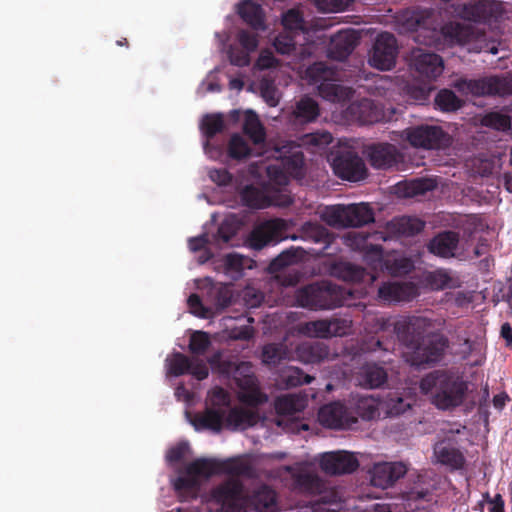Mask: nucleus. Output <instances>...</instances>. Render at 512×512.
Returning a JSON list of instances; mask_svg holds the SVG:
<instances>
[{
	"label": "nucleus",
	"instance_id": "25",
	"mask_svg": "<svg viewBox=\"0 0 512 512\" xmlns=\"http://www.w3.org/2000/svg\"><path fill=\"white\" fill-rule=\"evenodd\" d=\"M459 244V234L448 230L438 233L428 243L430 253L442 257L451 258L455 256V252Z\"/></svg>",
	"mask_w": 512,
	"mask_h": 512
},
{
	"label": "nucleus",
	"instance_id": "7",
	"mask_svg": "<svg viewBox=\"0 0 512 512\" xmlns=\"http://www.w3.org/2000/svg\"><path fill=\"white\" fill-rule=\"evenodd\" d=\"M305 78L310 85L317 86L319 95L326 100L335 102L340 99L342 86L337 82L340 73L325 62H315L305 70Z\"/></svg>",
	"mask_w": 512,
	"mask_h": 512
},
{
	"label": "nucleus",
	"instance_id": "2",
	"mask_svg": "<svg viewBox=\"0 0 512 512\" xmlns=\"http://www.w3.org/2000/svg\"><path fill=\"white\" fill-rule=\"evenodd\" d=\"M352 297L350 289L328 281L311 283L295 291L296 305L315 311L349 306Z\"/></svg>",
	"mask_w": 512,
	"mask_h": 512
},
{
	"label": "nucleus",
	"instance_id": "1",
	"mask_svg": "<svg viewBox=\"0 0 512 512\" xmlns=\"http://www.w3.org/2000/svg\"><path fill=\"white\" fill-rule=\"evenodd\" d=\"M424 394L432 393V402L442 410L460 406L468 390L467 383L458 375L448 371H433L420 381Z\"/></svg>",
	"mask_w": 512,
	"mask_h": 512
},
{
	"label": "nucleus",
	"instance_id": "18",
	"mask_svg": "<svg viewBox=\"0 0 512 512\" xmlns=\"http://www.w3.org/2000/svg\"><path fill=\"white\" fill-rule=\"evenodd\" d=\"M410 65L420 76L429 80L436 79L444 69L443 60L439 55L421 48L412 50Z\"/></svg>",
	"mask_w": 512,
	"mask_h": 512
},
{
	"label": "nucleus",
	"instance_id": "10",
	"mask_svg": "<svg viewBox=\"0 0 512 512\" xmlns=\"http://www.w3.org/2000/svg\"><path fill=\"white\" fill-rule=\"evenodd\" d=\"M211 497L220 506L221 512H247L248 495L238 479H228L211 491Z\"/></svg>",
	"mask_w": 512,
	"mask_h": 512
},
{
	"label": "nucleus",
	"instance_id": "12",
	"mask_svg": "<svg viewBox=\"0 0 512 512\" xmlns=\"http://www.w3.org/2000/svg\"><path fill=\"white\" fill-rule=\"evenodd\" d=\"M327 159L335 175L343 180L358 182L367 176L365 163L355 151L344 149L331 152Z\"/></svg>",
	"mask_w": 512,
	"mask_h": 512
},
{
	"label": "nucleus",
	"instance_id": "24",
	"mask_svg": "<svg viewBox=\"0 0 512 512\" xmlns=\"http://www.w3.org/2000/svg\"><path fill=\"white\" fill-rule=\"evenodd\" d=\"M319 423L330 429H342L350 423L346 407L340 402H331L318 411Z\"/></svg>",
	"mask_w": 512,
	"mask_h": 512
},
{
	"label": "nucleus",
	"instance_id": "23",
	"mask_svg": "<svg viewBox=\"0 0 512 512\" xmlns=\"http://www.w3.org/2000/svg\"><path fill=\"white\" fill-rule=\"evenodd\" d=\"M359 43V36L354 30H342L331 37L328 47L330 58L342 61L346 59Z\"/></svg>",
	"mask_w": 512,
	"mask_h": 512
},
{
	"label": "nucleus",
	"instance_id": "48",
	"mask_svg": "<svg viewBox=\"0 0 512 512\" xmlns=\"http://www.w3.org/2000/svg\"><path fill=\"white\" fill-rule=\"evenodd\" d=\"M209 297L217 310L227 308L232 303L233 291L228 284L217 283L209 290Z\"/></svg>",
	"mask_w": 512,
	"mask_h": 512
},
{
	"label": "nucleus",
	"instance_id": "30",
	"mask_svg": "<svg viewBox=\"0 0 512 512\" xmlns=\"http://www.w3.org/2000/svg\"><path fill=\"white\" fill-rule=\"evenodd\" d=\"M253 507L258 512L276 511V493L268 485H261L248 495V508Z\"/></svg>",
	"mask_w": 512,
	"mask_h": 512
},
{
	"label": "nucleus",
	"instance_id": "62",
	"mask_svg": "<svg viewBox=\"0 0 512 512\" xmlns=\"http://www.w3.org/2000/svg\"><path fill=\"white\" fill-rule=\"evenodd\" d=\"M249 368L250 363L248 362L237 364L231 360H223L216 371L223 376L232 377L234 379L242 370H249Z\"/></svg>",
	"mask_w": 512,
	"mask_h": 512
},
{
	"label": "nucleus",
	"instance_id": "21",
	"mask_svg": "<svg viewBox=\"0 0 512 512\" xmlns=\"http://www.w3.org/2000/svg\"><path fill=\"white\" fill-rule=\"evenodd\" d=\"M200 128L206 138L204 144L205 152L214 159L219 158L224 151L222 145H215L211 140L221 133L225 128L223 116L221 114H207L203 117Z\"/></svg>",
	"mask_w": 512,
	"mask_h": 512
},
{
	"label": "nucleus",
	"instance_id": "29",
	"mask_svg": "<svg viewBox=\"0 0 512 512\" xmlns=\"http://www.w3.org/2000/svg\"><path fill=\"white\" fill-rule=\"evenodd\" d=\"M425 228V222L414 216L395 217L387 224L389 233L396 236L411 237L419 234Z\"/></svg>",
	"mask_w": 512,
	"mask_h": 512
},
{
	"label": "nucleus",
	"instance_id": "16",
	"mask_svg": "<svg viewBox=\"0 0 512 512\" xmlns=\"http://www.w3.org/2000/svg\"><path fill=\"white\" fill-rule=\"evenodd\" d=\"M286 229L287 225L283 219L266 220L251 231L249 236L250 245L252 248L260 250L271 242L277 243L284 238Z\"/></svg>",
	"mask_w": 512,
	"mask_h": 512
},
{
	"label": "nucleus",
	"instance_id": "59",
	"mask_svg": "<svg viewBox=\"0 0 512 512\" xmlns=\"http://www.w3.org/2000/svg\"><path fill=\"white\" fill-rule=\"evenodd\" d=\"M188 243L191 251H203V255L199 259L200 263H205L206 261L212 258V253L210 252L209 249H207V245L210 243L207 234H202L197 237L190 238Z\"/></svg>",
	"mask_w": 512,
	"mask_h": 512
},
{
	"label": "nucleus",
	"instance_id": "42",
	"mask_svg": "<svg viewBox=\"0 0 512 512\" xmlns=\"http://www.w3.org/2000/svg\"><path fill=\"white\" fill-rule=\"evenodd\" d=\"M300 141V147L305 146L312 153L321 154L333 142V136L328 131H316L303 135Z\"/></svg>",
	"mask_w": 512,
	"mask_h": 512
},
{
	"label": "nucleus",
	"instance_id": "44",
	"mask_svg": "<svg viewBox=\"0 0 512 512\" xmlns=\"http://www.w3.org/2000/svg\"><path fill=\"white\" fill-rule=\"evenodd\" d=\"M240 196L243 204L253 209H263L273 204L271 199L262 190L252 185L246 186L241 191Z\"/></svg>",
	"mask_w": 512,
	"mask_h": 512
},
{
	"label": "nucleus",
	"instance_id": "40",
	"mask_svg": "<svg viewBox=\"0 0 512 512\" xmlns=\"http://www.w3.org/2000/svg\"><path fill=\"white\" fill-rule=\"evenodd\" d=\"M307 405V401L304 397L287 394L277 397L275 400V410L279 415H293L298 412H302Z\"/></svg>",
	"mask_w": 512,
	"mask_h": 512
},
{
	"label": "nucleus",
	"instance_id": "28",
	"mask_svg": "<svg viewBox=\"0 0 512 512\" xmlns=\"http://www.w3.org/2000/svg\"><path fill=\"white\" fill-rule=\"evenodd\" d=\"M417 295V288L412 283H386L378 290V296L386 301H410Z\"/></svg>",
	"mask_w": 512,
	"mask_h": 512
},
{
	"label": "nucleus",
	"instance_id": "50",
	"mask_svg": "<svg viewBox=\"0 0 512 512\" xmlns=\"http://www.w3.org/2000/svg\"><path fill=\"white\" fill-rule=\"evenodd\" d=\"M435 105L445 112L456 111L463 105V101L449 89L440 90L435 97Z\"/></svg>",
	"mask_w": 512,
	"mask_h": 512
},
{
	"label": "nucleus",
	"instance_id": "13",
	"mask_svg": "<svg viewBox=\"0 0 512 512\" xmlns=\"http://www.w3.org/2000/svg\"><path fill=\"white\" fill-rule=\"evenodd\" d=\"M432 326V321L426 317L408 316L394 324V332L398 340L412 351Z\"/></svg>",
	"mask_w": 512,
	"mask_h": 512
},
{
	"label": "nucleus",
	"instance_id": "54",
	"mask_svg": "<svg viewBox=\"0 0 512 512\" xmlns=\"http://www.w3.org/2000/svg\"><path fill=\"white\" fill-rule=\"evenodd\" d=\"M299 259V251L295 248L286 249L283 252H281L277 257H275L270 265L269 268L273 272L280 271L284 269L285 267H288L294 263H296Z\"/></svg>",
	"mask_w": 512,
	"mask_h": 512
},
{
	"label": "nucleus",
	"instance_id": "49",
	"mask_svg": "<svg viewBox=\"0 0 512 512\" xmlns=\"http://www.w3.org/2000/svg\"><path fill=\"white\" fill-rule=\"evenodd\" d=\"M251 147L239 134H233L228 142L227 155L233 160H243L251 155Z\"/></svg>",
	"mask_w": 512,
	"mask_h": 512
},
{
	"label": "nucleus",
	"instance_id": "17",
	"mask_svg": "<svg viewBox=\"0 0 512 512\" xmlns=\"http://www.w3.org/2000/svg\"><path fill=\"white\" fill-rule=\"evenodd\" d=\"M240 392L239 400L249 406L256 407L267 401V395L262 393L256 376L252 372V366L249 370H242L234 378Z\"/></svg>",
	"mask_w": 512,
	"mask_h": 512
},
{
	"label": "nucleus",
	"instance_id": "63",
	"mask_svg": "<svg viewBox=\"0 0 512 512\" xmlns=\"http://www.w3.org/2000/svg\"><path fill=\"white\" fill-rule=\"evenodd\" d=\"M284 350L277 344H267L262 350V360L265 364L276 365L284 358Z\"/></svg>",
	"mask_w": 512,
	"mask_h": 512
},
{
	"label": "nucleus",
	"instance_id": "64",
	"mask_svg": "<svg viewBox=\"0 0 512 512\" xmlns=\"http://www.w3.org/2000/svg\"><path fill=\"white\" fill-rule=\"evenodd\" d=\"M413 267V262L405 257L394 259L392 263L386 264V268L395 276L406 275L413 269Z\"/></svg>",
	"mask_w": 512,
	"mask_h": 512
},
{
	"label": "nucleus",
	"instance_id": "55",
	"mask_svg": "<svg viewBox=\"0 0 512 512\" xmlns=\"http://www.w3.org/2000/svg\"><path fill=\"white\" fill-rule=\"evenodd\" d=\"M282 377L287 387H297L303 384H310L314 380V377L304 374L301 369L295 367L288 368Z\"/></svg>",
	"mask_w": 512,
	"mask_h": 512
},
{
	"label": "nucleus",
	"instance_id": "45",
	"mask_svg": "<svg viewBox=\"0 0 512 512\" xmlns=\"http://www.w3.org/2000/svg\"><path fill=\"white\" fill-rule=\"evenodd\" d=\"M243 132L254 144H261L265 141L266 133L258 116L254 112H248L243 124Z\"/></svg>",
	"mask_w": 512,
	"mask_h": 512
},
{
	"label": "nucleus",
	"instance_id": "19",
	"mask_svg": "<svg viewBox=\"0 0 512 512\" xmlns=\"http://www.w3.org/2000/svg\"><path fill=\"white\" fill-rule=\"evenodd\" d=\"M407 472L401 462H382L373 466L370 471V481L374 487L386 489L394 485Z\"/></svg>",
	"mask_w": 512,
	"mask_h": 512
},
{
	"label": "nucleus",
	"instance_id": "31",
	"mask_svg": "<svg viewBox=\"0 0 512 512\" xmlns=\"http://www.w3.org/2000/svg\"><path fill=\"white\" fill-rule=\"evenodd\" d=\"M388 379L385 368L376 363L364 364L358 373L359 384L365 388L375 389L383 386Z\"/></svg>",
	"mask_w": 512,
	"mask_h": 512
},
{
	"label": "nucleus",
	"instance_id": "5",
	"mask_svg": "<svg viewBox=\"0 0 512 512\" xmlns=\"http://www.w3.org/2000/svg\"><path fill=\"white\" fill-rule=\"evenodd\" d=\"M323 218L328 225L337 228L361 227L375 221L372 208L365 203L327 207Z\"/></svg>",
	"mask_w": 512,
	"mask_h": 512
},
{
	"label": "nucleus",
	"instance_id": "27",
	"mask_svg": "<svg viewBox=\"0 0 512 512\" xmlns=\"http://www.w3.org/2000/svg\"><path fill=\"white\" fill-rule=\"evenodd\" d=\"M302 233L305 239L324 245L323 248L319 251V254L322 256H330L334 254V252H330L329 249L334 243L335 237L324 226L317 223L306 222L302 226Z\"/></svg>",
	"mask_w": 512,
	"mask_h": 512
},
{
	"label": "nucleus",
	"instance_id": "22",
	"mask_svg": "<svg viewBox=\"0 0 512 512\" xmlns=\"http://www.w3.org/2000/svg\"><path fill=\"white\" fill-rule=\"evenodd\" d=\"M277 151L279 152L280 164L287 174L292 178L301 179L304 176V154L300 145L288 142L278 148Z\"/></svg>",
	"mask_w": 512,
	"mask_h": 512
},
{
	"label": "nucleus",
	"instance_id": "36",
	"mask_svg": "<svg viewBox=\"0 0 512 512\" xmlns=\"http://www.w3.org/2000/svg\"><path fill=\"white\" fill-rule=\"evenodd\" d=\"M319 113L318 103L313 98L304 96L296 102L292 115L296 123L305 124L316 120Z\"/></svg>",
	"mask_w": 512,
	"mask_h": 512
},
{
	"label": "nucleus",
	"instance_id": "4",
	"mask_svg": "<svg viewBox=\"0 0 512 512\" xmlns=\"http://www.w3.org/2000/svg\"><path fill=\"white\" fill-rule=\"evenodd\" d=\"M454 86L459 92L476 97L504 98L512 96V72L479 79H459Z\"/></svg>",
	"mask_w": 512,
	"mask_h": 512
},
{
	"label": "nucleus",
	"instance_id": "26",
	"mask_svg": "<svg viewBox=\"0 0 512 512\" xmlns=\"http://www.w3.org/2000/svg\"><path fill=\"white\" fill-rule=\"evenodd\" d=\"M437 462L446 466L450 471L463 469L466 463L463 453L451 443L441 441L434 446Z\"/></svg>",
	"mask_w": 512,
	"mask_h": 512
},
{
	"label": "nucleus",
	"instance_id": "14",
	"mask_svg": "<svg viewBox=\"0 0 512 512\" xmlns=\"http://www.w3.org/2000/svg\"><path fill=\"white\" fill-rule=\"evenodd\" d=\"M398 45L396 37L388 32L377 36L373 44L369 63L372 67L381 70H391L396 64Z\"/></svg>",
	"mask_w": 512,
	"mask_h": 512
},
{
	"label": "nucleus",
	"instance_id": "32",
	"mask_svg": "<svg viewBox=\"0 0 512 512\" xmlns=\"http://www.w3.org/2000/svg\"><path fill=\"white\" fill-rule=\"evenodd\" d=\"M348 113L361 124H372L380 121L381 115L374 102L364 98L352 103L348 107Z\"/></svg>",
	"mask_w": 512,
	"mask_h": 512
},
{
	"label": "nucleus",
	"instance_id": "38",
	"mask_svg": "<svg viewBox=\"0 0 512 512\" xmlns=\"http://www.w3.org/2000/svg\"><path fill=\"white\" fill-rule=\"evenodd\" d=\"M185 472L199 478L208 479L213 475H219V460L209 458H199L185 467Z\"/></svg>",
	"mask_w": 512,
	"mask_h": 512
},
{
	"label": "nucleus",
	"instance_id": "46",
	"mask_svg": "<svg viewBox=\"0 0 512 512\" xmlns=\"http://www.w3.org/2000/svg\"><path fill=\"white\" fill-rule=\"evenodd\" d=\"M480 124L496 131L505 132L511 129L512 119L508 114L489 111L481 117Z\"/></svg>",
	"mask_w": 512,
	"mask_h": 512
},
{
	"label": "nucleus",
	"instance_id": "52",
	"mask_svg": "<svg viewBox=\"0 0 512 512\" xmlns=\"http://www.w3.org/2000/svg\"><path fill=\"white\" fill-rule=\"evenodd\" d=\"M168 374L178 377L188 373L191 366V359L183 353L175 352L170 359H167Z\"/></svg>",
	"mask_w": 512,
	"mask_h": 512
},
{
	"label": "nucleus",
	"instance_id": "6",
	"mask_svg": "<svg viewBox=\"0 0 512 512\" xmlns=\"http://www.w3.org/2000/svg\"><path fill=\"white\" fill-rule=\"evenodd\" d=\"M455 12L465 21L491 26L503 18L505 8L497 0H468L458 4Z\"/></svg>",
	"mask_w": 512,
	"mask_h": 512
},
{
	"label": "nucleus",
	"instance_id": "33",
	"mask_svg": "<svg viewBox=\"0 0 512 512\" xmlns=\"http://www.w3.org/2000/svg\"><path fill=\"white\" fill-rule=\"evenodd\" d=\"M370 234L364 232H349L345 236V244L352 250L372 255L375 259L382 258V247L369 242Z\"/></svg>",
	"mask_w": 512,
	"mask_h": 512
},
{
	"label": "nucleus",
	"instance_id": "39",
	"mask_svg": "<svg viewBox=\"0 0 512 512\" xmlns=\"http://www.w3.org/2000/svg\"><path fill=\"white\" fill-rule=\"evenodd\" d=\"M351 408L363 420H372L378 414V401L370 395H357L351 401Z\"/></svg>",
	"mask_w": 512,
	"mask_h": 512
},
{
	"label": "nucleus",
	"instance_id": "41",
	"mask_svg": "<svg viewBox=\"0 0 512 512\" xmlns=\"http://www.w3.org/2000/svg\"><path fill=\"white\" fill-rule=\"evenodd\" d=\"M327 355V348L319 342H305L297 347L298 358L307 364L319 363Z\"/></svg>",
	"mask_w": 512,
	"mask_h": 512
},
{
	"label": "nucleus",
	"instance_id": "9",
	"mask_svg": "<svg viewBox=\"0 0 512 512\" xmlns=\"http://www.w3.org/2000/svg\"><path fill=\"white\" fill-rule=\"evenodd\" d=\"M401 137L412 147L426 150L446 148L451 142L449 134L442 127L428 124L406 128Z\"/></svg>",
	"mask_w": 512,
	"mask_h": 512
},
{
	"label": "nucleus",
	"instance_id": "51",
	"mask_svg": "<svg viewBox=\"0 0 512 512\" xmlns=\"http://www.w3.org/2000/svg\"><path fill=\"white\" fill-rule=\"evenodd\" d=\"M423 281L432 290H443L449 286L451 277L446 270L437 269L425 273Z\"/></svg>",
	"mask_w": 512,
	"mask_h": 512
},
{
	"label": "nucleus",
	"instance_id": "56",
	"mask_svg": "<svg viewBox=\"0 0 512 512\" xmlns=\"http://www.w3.org/2000/svg\"><path fill=\"white\" fill-rule=\"evenodd\" d=\"M331 325L333 324L330 323V320L321 319L305 323L303 330L309 336L329 338Z\"/></svg>",
	"mask_w": 512,
	"mask_h": 512
},
{
	"label": "nucleus",
	"instance_id": "60",
	"mask_svg": "<svg viewBox=\"0 0 512 512\" xmlns=\"http://www.w3.org/2000/svg\"><path fill=\"white\" fill-rule=\"evenodd\" d=\"M238 226L233 220L225 219L218 227L215 239L223 243H229L237 234Z\"/></svg>",
	"mask_w": 512,
	"mask_h": 512
},
{
	"label": "nucleus",
	"instance_id": "58",
	"mask_svg": "<svg viewBox=\"0 0 512 512\" xmlns=\"http://www.w3.org/2000/svg\"><path fill=\"white\" fill-rule=\"evenodd\" d=\"M282 25L286 30H288L290 32L303 31V29H304L303 16L298 10L290 9L286 13L283 14Z\"/></svg>",
	"mask_w": 512,
	"mask_h": 512
},
{
	"label": "nucleus",
	"instance_id": "57",
	"mask_svg": "<svg viewBox=\"0 0 512 512\" xmlns=\"http://www.w3.org/2000/svg\"><path fill=\"white\" fill-rule=\"evenodd\" d=\"M269 181L279 188L288 185L290 176L280 163L270 164L266 169Z\"/></svg>",
	"mask_w": 512,
	"mask_h": 512
},
{
	"label": "nucleus",
	"instance_id": "43",
	"mask_svg": "<svg viewBox=\"0 0 512 512\" xmlns=\"http://www.w3.org/2000/svg\"><path fill=\"white\" fill-rule=\"evenodd\" d=\"M258 414L252 410L245 408H232L226 416L228 426L237 427H251L258 422Z\"/></svg>",
	"mask_w": 512,
	"mask_h": 512
},
{
	"label": "nucleus",
	"instance_id": "15",
	"mask_svg": "<svg viewBox=\"0 0 512 512\" xmlns=\"http://www.w3.org/2000/svg\"><path fill=\"white\" fill-rule=\"evenodd\" d=\"M319 466L326 474L343 475L356 471L359 461L352 452L338 450L321 454Z\"/></svg>",
	"mask_w": 512,
	"mask_h": 512
},
{
	"label": "nucleus",
	"instance_id": "61",
	"mask_svg": "<svg viewBox=\"0 0 512 512\" xmlns=\"http://www.w3.org/2000/svg\"><path fill=\"white\" fill-rule=\"evenodd\" d=\"M355 0H315L316 7L323 12H340L349 8Z\"/></svg>",
	"mask_w": 512,
	"mask_h": 512
},
{
	"label": "nucleus",
	"instance_id": "8",
	"mask_svg": "<svg viewBox=\"0 0 512 512\" xmlns=\"http://www.w3.org/2000/svg\"><path fill=\"white\" fill-rule=\"evenodd\" d=\"M449 347V339L442 333L430 332L408 354L407 361L413 366H431L442 360Z\"/></svg>",
	"mask_w": 512,
	"mask_h": 512
},
{
	"label": "nucleus",
	"instance_id": "47",
	"mask_svg": "<svg viewBox=\"0 0 512 512\" xmlns=\"http://www.w3.org/2000/svg\"><path fill=\"white\" fill-rule=\"evenodd\" d=\"M335 274L346 282H363L368 273L358 265L343 262L334 267Z\"/></svg>",
	"mask_w": 512,
	"mask_h": 512
},
{
	"label": "nucleus",
	"instance_id": "37",
	"mask_svg": "<svg viewBox=\"0 0 512 512\" xmlns=\"http://www.w3.org/2000/svg\"><path fill=\"white\" fill-rule=\"evenodd\" d=\"M226 416L225 409L211 408L207 409L203 415L196 416L192 423L197 430L211 429L219 432Z\"/></svg>",
	"mask_w": 512,
	"mask_h": 512
},
{
	"label": "nucleus",
	"instance_id": "34",
	"mask_svg": "<svg viewBox=\"0 0 512 512\" xmlns=\"http://www.w3.org/2000/svg\"><path fill=\"white\" fill-rule=\"evenodd\" d=\"M238 14L255 30H265L264 12L261 5L253 0H244L238 6Z\"/></svg>",
	"mask_w": 512,
	"mask_h": 512
},
{
	"label": "nucleus",
	"instance_id": "3",
	"mask_svg": "<svg viewBox=\"0 0 512 512\" xmlns=\"http://www.w3.org/2000/svg\"><path fill=\"white\" fill-rule=\"evenodd\" d=\"M287 470L291 472L293 491L306 496L319 497L311 507L312 512H336L328 505L336 503L338 495L333 489L328 488L317 474L302 469L293 470L291 467H287Z\"/></svg>",
	"mask_w": 512,
	"mask_h": 512
},
{
	"label": "nucleus",
	"instance_id": "53",
	"mask_svg": "<svg viewBox=\"0 0 512 512\" xmlns=\"http://www.w3.org/2000/svg\"><path fill=\"white\" fill-rule=\"evenodd\" d=\"M211 346L209 334L204 331H195L189 339V351L195 356L204 355Z\"/></svg>",
	"mask_w": 512,
	"mask_h": 512
},
{
	"label": "nucleus",
	"instance_id": "20",
	"mask_svg": "<svg viewBox=\"0 0 512 512\" xmlns=\"http://www.w3.org/2000/svg\"><path fill=\"white\" fill-rule=\"evenodd\" d=\"M368 158L376 169H390L403 162V155L398 148L390 143H377L368 147Z\"/></svg>",
	"mask_w": 512,
	"mask_h": 512
},
{
	"label": "nucleus",
	"instance_id": "35",
	"mask_svg": "<svg viewBox=\"0 0 512 512\" xmlns=\"http://www.w3.org/2000/svg\"><path fill=\"white\" fill-rule=\"evenodd\" d=\"M220 474H228L236 477L253 478L255 469L253 465L242 457L219 460Z\"/></svg>",
	"mask_w": 512,
	"mask_h": 512
},
{
	"label": "nucleus",
	"instance_id": "11",
	"mask_svg": "<svg viewBox=\"0 0 512 512\" xmlns=\"http://www.w3.org/2000/svg\"><path fill=\"white\" fill-rule=\"evenodd\" d=\"M441 33L451 44H469L476 51L485 49L494 55L498 53L497 47L486 43V32L471 25L450 22L441 28Z\"/></svg>",
	"mask_w": 512,
	"mask_h": 512
}]
</instances>
